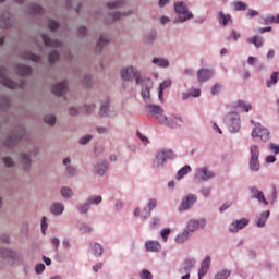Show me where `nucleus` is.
<instances>
[{
  "mask_svg": "<svg viewBox=\"0 0 279 279\" xmlns=\"http://www.w3.org/2000/svg\"><path fill=\"white\" fill-rule=\"evenodd\" d=\"M17 73L22 75V77H25L32 75V69L27 65H17Z\"/></svg>",
  "mask_w": 279,
  "mask_h": 279,
  "instance_id": "a878e982",
  "label": "nucleus"
},
{
  "mask_svg": "<svg viewBox=\"0 0 279 279\" xmlns=\"http://www.w3.org/2000/svg\"><path fill=\"white\" fill-rule=\"evenodd\" d=\"M66 82L58 83L52 87V93L58 97H62L66 93Z\"/></svg>",
  "mask_w": 279,
  "mask_h": 279,
  "instance_id": "f3484780",
  "label": "nucleus"
},
{
  "mask_svg": "<svg viewBox=\"0 0 279 279\" xmlns=\"http://www.w3.org/2000/svg\"><path fill=\"white\" fill-rule=\"evenodd\" d=\"M82 234H88V232H90V227H88L87 225H82L80 228Z\"/></svg>",
  "mask_w": 279,
  "mask_h": 279,
  "instance_id": "e2e57ef3",
  "label": "nucleus"
},
{
  "mask_svg": "<svg viewBox=\"0 0 279 279\" xmlns=\"http://www.w3.org/2000/svg\"><path fill=\"white\" fill-rule=\"evenodd\" d=\"M258 156H260V150L258 146H251V160H250V169L251 171H259L260 162H258Z\"/></svg>",
  "mask_w": 279,
  "mask_h": 279,
  "instance_id": "423d86ee",
  "label": "nucleus"
},
{
  "mask_svg": "<svg viewBox=\"0 0 279 279\" xmlns=\"http://www.w3.org/2000/svg\"><path fill=\"white\" fill-rule=\"evenodd\" d=\"M141 95L144 99V101H149V88L145 87L144 89H142Z\"/></svg>",
  "mask_w": 279,
  "mask_h": 279,
  "instance_id": "de8ad7c7",
  "label": "nucleus"
},
{
  "mask_svg": "<svg viewBox=\"0 0 279 279\" xmlns=\"http://www.w3.org/2000/svg\"><path fill=\"white\" fill-rule=\"evenodd\" d=\"M145 247L147 252H160L161 246L158 241H147Z\"/></svg>",
  "mask_w": 279,
  "mask_h": 279,
  "instance_id": "6ab92c4d",
  "label": "nucleus"
},
{
  "mask_svg": "<svg viewBox=\"0 0 279 279\" xmlns=\"http://www.w3.org/2000/svg\"><path fill=\"white\" fill-rule=\"evenodd\" d=\"M219 22L223 25V26H226V25H228V21H230V15H226V14H223V13H219Z\"/></svg>",
  "mask_w": 279,
  "mask_h": 279,
  "instance_id": "c03bdc74",
  "label": "nucleus"
},
{
  "mask_svg": "<svg viewBox=\"0 0 279 279\" xmlns=\"http://www.w3.org/2000/svg\"><path fill=\"white\" fill-rule=\"evenodd\" d=\"M16 253L14 251H10L8 248L0 250V258H15Z\"/></svg>",
  "mask_w": 279,
  "mask_h": 279,
  "instance_id": "cd10ccee",
  "label": "nucleus"
},
{
  "mask_svg": "<svg viewBox=\"0 0 279 279\" xmlns=\"http://www.w3.org/2000/svg\"><path fill=\"white\" fill-rule=\"evenodd\" d=\"M171 234V229H163L161 231V238L163 239L165 243H167V238Z\"/></svg>",
  "mask_w": 279,
  "mask_h": 279,
  "instance_id": "4d7b16f0",
  "label": "nucleus"
},
{
  "mask_svg": "<svg viewBox=\"0 0 279 279\" xmlns=\"http://www.w3.org/2000/svg\"><path fill=\"white\" fill-rule=\"evenodd\" d=\"M271 23H279V14L277 15V17L274 15L267 16V19L265 20V25H269Z\"/></svg>",
  "mask_w": 279,
  "mask_h": 279,
  "instance_id": "79ce46f5",
  "label": "nucleus"
},
{
  "mask_svg": "<svg viewBox=\"0 0 279 279\" xmlns=\"http://www.w3.org/2000/svg\"><path fill=\"white\" fill-rule=\"evenodd\" d=\"M51 243L54 246V252H58V247H60V239L58 238H52Z\"/></svg>",
  "mask_w": 279,
  "mask_h": 279,
  "instance_id": "13d9d810",
  "label": "nucleus"
},
{
  "mask_svg": "<svg viewBox=\"0 0 279 279\" xmlns=\"http://www.w3.org/2000/svg\"><path fill=\"white\" fill-rule=\"evenodd\" d=\"M175 158V154L171 149H161L157 151L156 160H157V167H163L165 162L167 160H173Z\"/></svg>",
  "mask_w": 279,
  "mask_h": 279,
  "instance_id": "39448f33",
  "label": "nucleus"
},
{
  "mask_svg": "<svg viewBox=\"0 0 279 279\" xmlns=\"http://www.w3.org/2000/svg\"><path fill=\"white\" fill-rule=\"evenodd\" d=\"M50 210L52 215H62L64 213V205L62 203H54Z\"/></svg>",
  "mask_w": 279,
  "mask_h": 279,
  "instance_id": "393cba45",
  "label": "nucleus"
},
{
  "mask_svg": "<svg viewBox=\"0 0 279 279\" xmlns=\"http://www.w3.org/2000/svg\"><path fill=\"white\" fill-rule=\"evenodd\" d=\"M92 83V78L89 75L85 76L83 80V84L88 88V86H90Z\"/></svg>",
  "mask_w": 279,
  "mask_h": 279,
  "instance_id": "774afa93",
  "label": "nucleus"
},
{
  "mask_svg": "<svg viewBox=\"0 0 279 279\" xmlns=\"http://www.w3.org/2000/svg\"><path fill=\"white\" fill-rule=\"evenodd\" d=\"M32 14H43V7L36 5L32 9Z\"/></svg>",
  "mask_w": 279,
  "mask_h": 279,
  "instance_id": "0e129e2a",
  "label": "nucleus"
},
{
  "mask_svg": "<svg viewBox=\"0 0 279 279\" xmlns=\"http://www.w3.org/2000/svg\"><path fill=\"white\" fill-rule=\"evenodd\" d=\"M230 274H232V271L225 269L220 272H217L215 279H228L230 278Z\"/></svg>",
  "mask_w": 279,
  "mask_h": 279,
  "instance_id": "f704fd0d",
  "label": "nucleus"
},
{
  "mask_svg": "<svg viewBox=\"0 0 279 279\" xmlns=\"http://www.w3.org/2000/svg\"><path fill=\"white\" fill-rule=\"evenodd\" d=\"M22 162H23V165L26 166V169L28 167H32V160L29 159V156H27V155H22Z\"/></svg>",
  "mask_w": 279,
  "mask_h": 279,
  "instance_id": "3c124183",
  "label": "nucleus"
},
{
  "mask_svg": "<svg viewBox=\"0 0 279 279\" xmlns=\"http://www.w3.org/2000/svg\"><path fill=\"white\" fill-rule=\"evenodd\" d=\"M247 43H250L251 45H254L258 49L263 45V37H260V36L250 37L247 39Z\"/></svg>",
  "mask_w": 279,
  "mask_h": 279,
  "instance_id": "c85d7f7f",
  "label": "nucleus"
},
{
  "mask_svg": "<svg viewBox=\"0 0 279 279\" xmlns=\"http://www.w3.org/2000/svg\"><path fill=\"white\" fill-rule=\"evenodd\" d=\"M199 228H206V220H190L187 222L189 232H195L196 230H199Z\"/></svg>",
  "mask_w": 279,
  "mask_h": 279,
  "instance_id": "f8f14e48",
  "label": "nucleus"
},
{
  "mask_svg": "<svg viewBox=\"0 0 279 279\" xmlns=\"http://www.w3.org/2000/svg\"><path fill=\"white\" fill-rule=\"evenodd\" d=\"M61 195L65 199H70V197H73V190H71L69 187H62L61 189Z\"/></svg>",
  "mask_w": 279,
  "mask_h": 279,
  "instance_id": "e433bc0d",
  "label": "nucleus"
},
{
  "mask_svg": "<svg viewBox=\"0 0 279 279\" xmlns=\"http://www.w3.org/2000/svg\"><path fill=\"white\" fill-rule=\"evenodd\" d=\"M3 162H4L5 167H14V160H12V158H10V157H5L3 159Z\"/></svg>",
  "mask_w": 279,
  "mask_h": 279,
  "instance_id": "052dcab7",
  "label": "nucleus"
},
{
  "mask_svg": "<svg viewBox=\"0 0 279 279\" xmlns=\"http://www.w3.org/2000/svg\"><path fill=\"white\" fill-rule=\"evenodd\" d=\"M225 123L228 130L232 133L241 130V118L238 112H230L225 117Z\"/></svg>",
  "mask_w": 279,
  "mask_h": 279,
  "instance_id": "f03ea898",
  "label": "nucleus"
},
{
  "mask_svg": "<svg viewBox=\"0 0 279 279\" xmlns=\"http://www.w3.org/2000/svg\"><path fill=\"white\" fill-rule=\"evenodd\" d=\"M36 274H43L45 271V264H38L35 267Z\"/></svg>",
  "mask_w": 279,
  "mask_h": 279,
  "instance_id": "69168bd1",
  "label": "nucleus"
},
{
  "mask_svg": "<svg viewBox=\"0 0 279 279\" xmlns=\"http://www.w3.org/2000/svg\"><path fill=\"white\" fill-rule=\"evenodd\" d=\"M12 26V15L10 13H3L0 16V27L2 29H8V27Z\"/></svg>",
  "mask_w": 279,
  "mask_h": 279,
  "instance_id": "2eb2a0df",
  "label": "nucleus"
},
{
  "mask_svg": "<svg viewBox=\"0 0 279 279\" xmlns=\"http://www.w3.org/2000/svg\"><path fill=\"white\" fill-rule=\"evenodd\" d=\"M153 64H157V66H161L162 69H167V66H169V60L155 58L153 60Z\"/></svg>",
  "mask_w": 279,
  "mask_h": 279,
  "instance_id": "7c9ffc66",
  "label": "nucleus"
},
{
  "mask_svg": "<svg viewBox=\"0 0 279 279\" xmlns=\"http://www.w3.org/2000/svg\"><path fill=\"white\" fill-rule=\"evenodd\" d=\"M278 72H274L270 76V81H267V88H271V84H278Z\"/></svg>",
  "mask_w": 279,
  "mask_h": 279,
  "instance_id": "4c0bfd02",
  "label": "nucleus"
},
{
  "mask_svg": "<svg viewBox=\"0 0 279 279\" xmlns=\"http://www.w3.org/2000/svg\"><path fill=\"white\" fill-rule=\"evenodd\" d=\"M210 178H215V173L208 170V168H198L195 173V180L198 182H206V180H210Z\"/></svg>",
  "mask_w": 279,
  "mask_h": 279,
  "instance_id": "9d476101",
  "label": "nucleus"
},
{
  "mask_svg": "<svg viewBox=\"0 0 279 279\" xmlns=\"http://www.w3.org/2000/svg\"><path fill=\"white\" fill-rule=\"evenodd\" d=\"M25 134V130H23V128H20L19 131L16 133H13L5 142V146L7 147H14V145H16V143H19V141H21V138H23Z\"/></svg>",
  "mask_w": 279,
  "mask_h": 279,
  "instance_id": "9b49d317",
  "label": "nucleus"
},
{
  "mask_svg": "<svg viewBox=\"0 0 279 279\" xmlns=\"http://www.w3.org/2000/svg\"><path fill=\"white\" fill-rule=\"evenodd\" d=\"M156 208V199H150L148 202V209L144 208V210L142 211V217L144 219H147V217H149V215H151V210Z\"/></svg>",
  "mask_w": 279,
  "mask_h": 279,
  "instance_id": "412c9836",
  "label": "nucleus"
},
{
  "mask_svg": "<svg viewBox=\"0 0 279 279\" xmlns=\"http://www.w3.org/2000/svg\"><path fill=\"white\" fill-rule=\"evenodd\" d=\"M48 27L49 29H51V32H56V29H58L60 25L58 24V22L51 20L49 21Z\"/></svg>",
  "mask_w": 279,
  "mask_h": 279,
  "instance_id": "603ef678",
  "label": "nucleus"
},
{
  "mask_svg": "<svg viewBox=\"0 0 279 279\" xmlns=\"http://www.w3.org/2000/svg\"><path fill=\"white\" fill-rule=\"evenodd\" d=\"M234 10L236 12L247 10V4L243 1L234 2Z\"/></svg>",
  "mask_w": 279,
  "mask_h": 279,
  "instance_id": "ea45409f",
  "label": "nucleus"
},
{
  "mask_svg": "<svg viewBox=\"0 0 279 279\" xmlns=\"http://www.w3.org/2000/svg\"><path fill=\"white\" fill-rule=\"evenodd\" d=\"M89 208H90V204H88V202H86L85 204H83L78 207V210L82 214H86V213H88Z\"/></svg>",
  "mask_w": 279,
  "mask_h": 279,
  "instance_id": "8fccbe9b",
  "label": "nucleus"
},
{
  "mask_svg": "<svg viewBox=\"0 0 279 279\" xmlns=\"http://www.w3.org/2000/svg\"><path fill=\"white\" fill-rule=\"evenodd\" d=\"M250 223V220L246 218H243L241 220H235L229 228L230 232H239V230H243L245 226Z\"/></svg>",
  "mask_w": 279,
  "mask_h": 279,
  "instance_id": "4468645a",
  "label": "nucleus"
},
{
  "mask_svg": "<svg viewBox=\"0 0 279 279\" xmlns=\"http://www.w3.org/2000/svg\"><path fill=\"white\" fill-rule=\"evenodd\" d=\"M221 85L219 84H215L213 87H211V95H219V93H221Z\"/></svg>",
  "mask_w": 279,
  "mask_h": 279,
  "instance_id": "864d4df0",
  "label": "nucleus"
},
{
  "mask_svg": "<svg viewBox=\"0 0 279 279\" xmlns=\"http://www.w3.org/2000/svg\"><path fill=\"white\" fill-rule=\"evenodd\" d=\"M123 5H125V2L121 0L107 3V8H109V10H117L119 8H123Z\"/></svg>",
  "mask_w": 279,
  "mask_h": 279,
  "instance_id": "2f4dec72",
  "label": "nucleus"
},
{
  "mask_svg": "<svg viewBox=\"0 0 279 279\" xmlns=\"http://www.w3.org/2000/svg\"><path fill=\"white\" fill-rule=\"evenodd\" d=\"M174 12H177L180 23H184L186 21H190V19H193V13L189 11V8L186 7V4H184V2L175 3Z\"/></svg>",
  "mask_w": 279,
  "mask_h": 279,
  "instance_id": "20e7f679",
  "label": "nucleus"
},
{
  "mask_svg": "<svg viewBox=\"0 0 279 279\" xmlns=\"http://www.w3.org/2000/svg\"><path fill=\"white\" fill-rule=\"evenodd\" d=\"M43 40L46 47H62V43L51 39L48 35H43Z\"/></svg>",
  "mask_w": 279,
  "mask_h": 279,
  "instance_id": "aec40b11",
  "label": "nucleus"
},
{
  "mask_svg": "<svg viewBox=\"0 0 279 279\" xmlns=\"http://www.w3.org/2000/svg\"><path fill=\"white\" fill-rule=\"evenodd\" d=\"M92 250L93 254H95L96 256H101V254H104V247L100 244H93Z\"/></svg>",
  "mask_w": 279,
  "mask_h": 279,
  "instance_id": "c9c22d12",
  "label": "nucleus"
},
{
  "mask_svg": "<svg viewBox=\"0 0 279 279\" xmlns=\"http://www.w3.org/2000/svg\"><path fill=\"white\" fill-rule=\"evenodd\" d=\"M201 193L204 197H208V195H210V187L201 189Z\"/></svg>",
  "mask_w": 279,
  "mask_h": 279,
  "instance_id": "338daca9",
  "label": "nucleus"
},
{
  "mask_svg": "<svg viewBox=\"0 0 279 279\" xmlns=\"http://www.w3.org/2000/svg\"><path fill=\"white\" fill-rule=\"evenodd\" d=\"M191 171H192L191 166H185L181 168L177 173V180H182V178H184V175H189Z\"/></svg>",
  "mask_w": 279,
  "mask_h": 279,
  "instance_id": "bb28decb",
  "label": "nucleus"
},
{
  "mask_svg": "<svg viewBox=\"0 0 279 279\" xmlns=\"http://www.w3.org/2000/svg\"><path fill=\"white\" fill-rule=\"evenodd\" d=\"M101 196H92L87 199V204H89V206L90 204H101Z\"/></svg>",
  "mask_w": 279,
  "mask_h": 279,
  "instance_id": "37998d69",
  "label": "nucleus"
},
{
  "mask_svg": "<svg viewBox=\"0 0 279 279\" xmlns=\"http://www.w3.org/2000/svg\"><path fill=\"white\" fill-rule=\"evenodd\" d=\"M95 169L98 175H106V171H108V161L97 163V166H95Z\"/></svg>",
  "mask_w": 279,
  "mask_h": 279,
  "instance_id": "5701e85b",
  "label": "nucleus"
},
{
  "mask_svg": "<svg viewBox=\"0 0 279 279\" xmlns=\"http://www.w3.org/2000/svg\"><path fill=\"white\" fill-rule=\"evenodd\" d=\"M208 269H210V257L207 256L201 264L198 278L202 279L203 276H206V274H208Z\"/></svg>",
  "mask_w": 279,
  "mask_h": 279,
  "instance_id": "dca6fc26",
  "label": "nucleus"
},
{
  "mask_svg": "<svg viewBox=\"0 0 279 279\" xmlns=\"http://www.w3.org/2000/svg\"><path fill=\"white\" fill-rule=\"evenodd\" d=\"M236 108L239 110H242L243 112H250V109L252 108V105L243 101V100H239L238 101V105H236Z\"/></svg>",
  "mask_w": 279,
  "mask_h": 279,
  "instance_id": "c756f323",
  "label": "nucleus"
},
{
  "mask_svg": "<svg viewBox=\"0 0 279 279\" xmlns=\"http://www.w3.org/2000/svg\"><path fill=\"white\" fill-rule=\"evenodd\" d=\"M193 267H195V260L186 259L184 263L183 271H189L190 269H193Z\"/></svg>",
  "mask_w": 279,
  "mask_h": 279,
  "instance_id": "a19ab883",
  "label": "nucleus"
},
{
  "mask_svg": "<svg viewBox=\"0 0 279 279\" xmlns=\"http://www.w3.org/2000/svg\"><path fill=\"white\" fill-rule=\"evenodd\" d=\"M269 129L264 128L260 124H257L252 131V137L260 138V141H264V143L269 140Z\"/></svg>",
  "mask_w": 279,
  "mask_h": 279,
  "instance_id": "6e6552de",
  "label": "nucleus"
},
{
  "mask_svg": "<svg viewBox=\"0 0 279 279\" xmlns=\"http://www.w3.org/2000/svg\"><path fill=\"white\" fill-rule=\"evenodd\" d=\"M271 213L269 210L264 211L260 217L258 218L257 221V227L258 228H265V223H267V220L269 219V216Z\"/></svg>",
  "mask_w": 279,
  "mask_h": 279,
  "instance_id": "4be33fe9",
  "label": "nucleus"
},
{
  "mask_svg": "<svg viewBox=\"0 0 279 279\" xmlns=\"http://www.w3.org/2000/svg\"><path fill=\"white\" fill-rule=\"evenodd\" d=\"M47 231V217H43L41 218V232L43 234H45V232Z\"/></svg>",
  "mask_w": 279,
  "mask_h": 279,
  "instance_id": "680f3d73",
  "label": "nucleus"
},
{
  "mask_svg": "<svg viewBox=\"0 0 279 279\" xmlns=\"http://www.w3.org/2000/svg\"><path fill=\"white\" fill-rule=\"evenodd\" d=\"M93 141V135H85L80 140L81 145H86L87 143H90Z\"/></svg>",
  "mask_w": 279,
  "mask_h": 279,
  "instance_id": "5fc2aeb1",
  "label": "nucleus"
},
{
  "mask_svg": "<svg viewBox=\"0 0 279 279\" xmlns=\"http://www.w3.org/2000/svg\"><path fill=\"white\" fill-rule=\"evenodd\" d=\"M189 236L190 232L189 230H185L177 236L175 241L177 243H184L185 241H189Z\"/></svg>",
  "mask_w": 279,
  "mask_h": 279,
  "instance_id": "473e14b6",
  "label": "nucleus"
},
{
  "mask_svg": "<svg viewBox=\"0 0 279 279\" xmlns=\"http://www.w3.org/2000/svg\"><path fill=\"white\" fill-rule=\"evenodd\" d=\"M120 73L124 82H132L135 80L136 84H141V72L136 68H123Z\"/></svg>",
  "mask_w": 279,
  "mask_h": 279,
  "instance_id": "7ed1b4c3",
  "label": "nucleus"
},
{
  "mask_svg": "<svg viewBox=\"0 0 279 279\" xmlns=\"http://www.w3.org/2000/svg\"><path fill=\"white\" fill-rule=\"evenodd\" d=\"M213 78V71L208 70V69H201L197 72V80L201 84H203V82H208V80Z\"/></svg>",
  "mask_w": 279,
  "mask_h": 279,
  "instance_id": "ddd939ff",
  "label": "nucleus"
},
{
  "mask_svg": "<svg viewBox=\"0 0 279 279\" xmlns=\"http://www.w3.org/2000/svg\"><path fill=\"white\" fill-rule=\"evenodd\" d=\"M268 149L271 154H279V144L270 143Z\"/></svg>",
  "mask_w": 279,
  "mask_h": 279,
  "instance_id": "a18cd8bd",
  "label": "nucleus"
},
{
  "mask_svg": "<svg viewBox=\"0 0 279 279\" xmlns=\"http://www.w3.org/2000/svg\"><path fill=\"white\" fill-rule=\"evenodd\" d=\"M251 193L255 199H258V202L267 206V199L265 198V194H263L262 191L256 187H251Z\"/></svg>",
  "mask_w": 279,
  "mask_h": 279,
  "instance_id": "a211bd4d",
  "label": "nucleus"
},
{
  "mask_svg": "<svg viewBox=\"0 0 279 279\" xmlns=\"http://www.w3.org/2000/svg\"><path fill=\"white\" fill-rule=\"evenodd\" d=\"M45 123H48V125H56V116H46Z\"/></svg>",
  "mask_w": 279,
  "mask_h": 279,
  "instance_id": "09e8293b",
  "label": "nucleus"
},
{
  "mask_svg": "<svg viewBox=\"0 0 279 279\" xmlns=\"http://www.w3.org/2000/svg\"><path fill=\"white\" fill-rule=\"evenodd\" d=\"M146 109L148 110L149 117H156V119H158V121H160V123H162L163 125H167L168 128L172 129L178 128V122H175V120L171 118L168 119L167 116H163L165 109L160 106L147 105Z\"/></svg>",
  "mask_w": 279,
  "mask_h": 279,
  "instance_id": "f257e3e1",
  "label": "nucleus"
},
{
  "mask_svg": "<svg viewBox=\"0 0 279 279\" xmlns=\"http://www.w3.org/2000/svg\"><path fill=\"white\" fill-rule=\"evenodd\" d=\"M0 80H1V84H3V86H5L7 88H11V90L21 88V86H23L8 78V70L4 68H0Z\"/></svg>",
  "mask_w": 279,
  "mask_h": 279,
  "instance_id": "0eeeda50",
  "label": "nucleus"
},
{
  "mask_svg": "<svg viewBox=\"0 0 279 279\" xmlns=\"http://www.w3.org/2000/svg\"><path fill=\"white\" fill-rule=\"evenodd\" d=\"M108 108H110V101L106 100L105 102H102L99 114L100 117H106L107 112H108Z\"/></svg>",
  "mask_w": 279,
  "mask_h": 279,
  "instance_id": "58836bf2",
  "label": "nucleus"
},
{
  "mask_svg": "<svg viewBox=\"0 0 279 279\" xmlns=\"http://www.w3.org/2000/svg\"><path fill=\"white\" fill-rule=\"evenodd\" d=\"M169 86H171V81H169V80L163 81V82L160 84V86H159V90H163V92H165V89H166V88H169Z\"/></svg>",
  "mask_w": 279,
  "mask_h": 279,
  "instance_id": "6e6d98bb",
  "label": "nucleus"
},
{
  "mask_svg": "<svg viewBox=\"0 0 279 279\" xmlns=\"http://www.w3.org/2000/svg\"><path fill=\"white\" fill-rule=\"evenodd\" d=\"M24 60H31L32 62H40V57L34 54V52L25 51L22 53Z\"/></svg>",
  "mask_w": 279,
  "mask_h": 279,
  "instance_id": "b1692460",
  "label": "nucleus"
},
{
  "mask_svg": "<svg viewBox=\"0 0 279 279\" xmlns=\"http://www.w3.org/2000/svg\"><path fill=\"white\" fill-rule=\"evenodd\" d=\"M195 202H197V195L187 194L185 197L182 198L179 211L184 213L185 210L193 208V204H195Z\"/></svg>",
  "mask_w": 279,
  "mask_h": 279,
  "instance_id": "1a4fd4ad",
  "label": "nucleus"
},
{
  "mask_svg": "<svg viewBox=\"0 0 279 279\" xmlns=\"http://www.w3.org/2000/svg\"><path fill=\"white\" fill-rule=\"evenodd\" d=\"M58 60H60V54L58 53V51H53L49 54V62L53 63L58 62Z\"/></svg>",
  "mask_w": 279,
  "mask_h": 279,
  "instance_id": "49530a36",
  "label": "nucleus"
},
{
  "mask_svg": "<svg viewBox=\"0 0 279 279\" xmlns=\"http://www.w3.org/2000/svg\"><path fill=\"white\" fill-rule=\"evenodd\" d=\"M108 43H110V37H108L107 35H101L99 43L97 45V49L101 51V48L104 47V45H108Z\"/></svg>",
  "mask_w": 279,
  "mask_h": 279,
  "instance_id": "72a5a7b5",
  "label": "nucleus"
},
{
  "mask_svg": "<svg viewBox=\"0 0 279 279\" xmlns=\"http://www.w3.org/2000/svg\"><path fill=\"white\" fill-rule=\"evenodd\" d=\"M141 278H143V279H151V278H154V276L149 272V270H143L142 275H141Z\"/></svg>",
  "mask_w": 279,
  "mask_h": 279,
  "instance_id": "bf43d9fd",
  "label": "nucleus"
}]
</instances>
